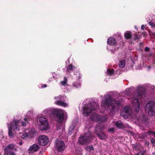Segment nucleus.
Masks as SVG:
<instances>
[{
  "instance_id": "obj_21",
  "label": "nucleus",
  "mask_w": 155,
  "mask_h": 155,
  "mask_svg": "<svg viewBox=\"0 0 155 155\" xmlns=\"http://www.w3.org/2000/svg\"><path fill=\"white\" fill-rule=\"evenodd\" d=\"M12 130L11 128L8 127V134L9 137L10 138H12L14 136V135L13 132H12Z\"/></svg>"
},
{
  "instance_id": "obj_30",
  "label": "nucleus",
  "mask_w": 155,
  "mask_h": 155,
  "mask_svg": "<svg viewBox=\"0 0 155 155\" xmlns=\"http://www.w3.org/2000/svg\"><path fill=\"white\" fill-rule=\"evenodd\" d=\"M87 149L90 151L91 150H94V148L92 146H88L87 147Z\"/></svg>"
},
{
  "instance_id": "obj_2",
  "label": "nucleus",
  "mask_w": 155,
  "mask_h": 155,
  "mask_svg": "<svg viewBox=\"0 0 155 155\" xmlns=\"http://www.w3.org/2000/svg\"><path fill=\"white\" fill-rule=\"evenodd\" d=\"M99 107L98 105L95 102L91 103L87 106H84L83 108L84 113L86 114V116L89 115L93 110H96Z\"/></svg>"
},
{
  "instance_id": "obj_47",
  "label": "nucleus",
  "mask_w": 155,
  "mask_h": 155,
  "mask_svg": "<svg viewBox=\"0 0 155 155\" xmlns=\"http://www.w3.org/2000/svg\"><path fill=\"white\" fill-rule=\"evenodd\" d=\"M138 154H137V155H138Z\"/></svg>"
},
{
  "instance_id": "obj_37",
  "label": "nucleus",
  "mask_w": 155,
  "mask_h": 155,
  "mask_svg": "<svg viewBox=\"0 0 155 155\" xmlns=\"http://www.w3.org/2000/svg\"><path fill=\"white\" fill-rule=\"evenodd\" d=\"M24 120L25 121L24 122H25L26 123V122L27 123H28V120L26 118H24Z\"/></svg>"
},
{
  "instance_id": "obj_17",
  "label": "nucleus",
  "mask_w": 155,
  "mask_h": 155,
  "mask_svg": "<svg viewBox=\"0 0 155 155\" xmlns=\"http://www.w3.org/2000/svg\"><path fill=\"white\" fill-rule=\"evenodd\" d=\"M116 41L114 38L110 37L107 40V43L109 45H113L115 44Z\"/></svg>"
},
{
  "instance_id": "obj_33",
  "label": "nucleus",
  "mask_w": 155,
  "mask_h": 155,
  "mask_svg": "<svg viewBox=\"0 0 155 155\" xmlns=\"http://www.w3.org/2000/svg\"><path fill=\"white\" fill-rule=\"evenodd\" d=\"M21 125L25 127L26 126V123L23 121L21 122Z\"/></svg>"
},
{
  "instance_id": "obj_34",
  "label": "nucleus",
  "mask_w": 155,
  "mask_h": 155,
  "mask_svg": "<svg viewBox=\"0 0 155 155\" xmlns=\"http://www.w3.org/2000/svg\"><path fill=\"white\" fill-rule=\"evenodd\" d=\"M139 38L138 36L137 35H135L134 38V40H136L138 39Z\"/></svg>"
},
{
  "instance_id": "obj_22",
  "label": "nucleus",
  "mask_w": 155,
  "mask_h": 155,
  "mask_svg": "<svg viewBox=\"0 0 155 155\" xmlns=\"http://www.w3.org/2000/svg\"><path fill=\"white\" fill-rule=\"evenodd\" d=\"M119 66L121 68H124L125 65V61L124 60H122L120 61L119 63Z\"/></svg>"
},
{
  "instance_id": "obj_16",
  "label": "nucleus",
  "mask_w": 155,
  "mask_h": 155,
  "mask_svg": "<svg viewBox=\"0 0 155 155\" xmlns=\"http://www.w3.org/2000/svg\"><path fill=\"white\" fill-rule=\"evenodd\" d=\"M115 125L119 129H122L125 127V126L120 120L117 121L115 123Z\"/></svg>"
},
{
  "instance_id": "obj_6",
  "label": "nucleus",
  "mask_w": 155,
  "mask_h": 155,
  "mask_svg": "<svg viewBox=\"0 0 155 155\" xmlns=\"http://www.w3.org/2000/svg\"><path fill=\"white\" fill-rule=\"evenodd\" d=\"M104 129V127H97L96 128L95 133L97 136L101 140H106L107 139V137L105 134L102 132Z\"/></svg>"
},
{
  "instance_id": "obj_24",
  "label": "nucleus",
  "mask_w": 155,
  "mask_h": 155,
  "mask_svg": "<svg viewBox=\"0 0 155 155\" xmlns=\"http://www.w3.org/2000/svg\"><path fill=\"white\" fill-rule=\"evenodd\" d=\"M73 68H74V67L72 66V64H69L67 68V71L68 72H71L73 71Z\"/></svg>"
},
{
  "instance_id": "obj_3",
  "label": "nucleus",
  "mask_w": 155,
  "mask_h": 155,
  "mask_svg": "<svg viewBox=\"0 0 155 155\" xmlns=\"http://www.w3.org/2000/svg\"><path fill=\"white\" fill-rule=\"evenodd\" d=\"M104 104L107 106L111 112H112L115 111L117 103L115 99L108 98L105 101Z\"/></svg>"
},
{
  "instance_id": "obj_32",
  "label": "nucleus",
  "mask_w": 155,
  "mask_h": 155,
  "mask_svg": "<svg viewBox=\"0 0 155 155\" xmlns=\"http://www.w3.org/2000/svg\"><path fill=\"white\" fill-rule=\"evenodd\" d=\"M150 140L152 144H153L155 142V140L153 138H151Z\"/></svg>"
},
{
  "instance_id": "obj_36",
  "label": "nucleus",
  "mask_w": 155,
  "mask_h": 155,
  "mask_svg": "<svg viewBox=\"0 0 155 155\" xmlns=\"http://www.w3.org/2000/svg\"><path fill=\"white\" fill-rule=\"evenodd\" d=\"M144 50H145V51H149V48L148 47H146L145 49H144Z\"/></svg>"
},
{
  "instance_id": "obj_31",
  "label": "nucleus",
  "mask_w": 155,
  "mask_h": 155,
  "mask_svg": "<svg viewBox=\"0 0 155 155\" xmlns=\"http://www.w3.org/2000/svg\"><path fill=\"white\" fill-rule=\"evenodd\" d=\"M147 133L148 134H153L155 135V132L151 130H150L147 131Z\"/></svg>"
},
{
  "instance_id": "obj_11",
  "label": "nucleus",
  "mask_w": 155,
  "mask_h": 155,
  "mask_svg": "<svg viewBox=\"0 0 155 155\" xmlns=\"http://www.w3.org/2000/svg\"><path fill=\"white\" fill-rule=\"evenodd\" d=\"M38 143L40 145L44 146L48 143L49 140L48 137L45 135H40L38 140Z\"/></svg>"
},
{
  "instance_id": "obj_20",
  "label": "nucleus",
  "mask_w": 155,
  "mask_h": 155,
  "mask_svg": "<svg viewBox=\"0 0 155 155\" xmlns=\"http://www.w3.org/2000/svg\"><path fill=\"white\" fill-rule=\"evenodd\" d=\"M55 104H56L62 106L64 107H66L68 106V104L65 103L61 101H58L55 102Z\"/></svg>"
},
{
  "instance_id": "obj_9",
  "label": "nucleus",
  "mask_w": 155,
  "mask_h": 155,
  "mask_svg": "<svg viewBox=\"0 0 155 155\" xmlns=\"http://www.w3.org/2000/svg\"><path fill=\"white\" fill-rule=\"evenodd\" d=\"M19 122L18 120H14L11 123L9 126V128H11L15 132H16L19 130L20 126L19 125Z\"/></svg>"
},
{
  "instance_id": "obj_1",
  "label": "nucleus",
  "mask_w": 155,
  "mask_h": 155,
  "mask_svg": "<svg viewBox=\"0 0 155 155\" xmlns=\"http://www.w3.org/2000/svg\"><path fill=\"white\" fill-rule=\"evenodd\" d=\"M144 93V91H142L141 92H139V91H138L137 92H134L132 96V98L134 99L132 101L133 103L134 104L136 102L135 104L137 106L135 109L134 110L136 112L139 111L140 108V103L139 101V99H140L142 97V95Z\"/></svg>"
},
{
  "instance_id": "obj_45",
  "label": "nucleus",
  "mask_w": 155,
  "mask_h": 155,
  "mask_svg": "<svg viewBox=\"0 0 155 155\" xmlns=\"http://www.w3.org/2000/svg\"><path fill=\"white\" fill-rule=\"evenodd\" d=\"M153 144V146H154L155 147V142Z\"/></svg>"
},
{
  "instance_id": "obj_8",
  "label": "nucleus",
  "mask_w": 155,
  "mask_h": 155,
  "mask_svg": "<svg viewBox=\"0 0 155 155\" xmlns=\"http://www.w3.org/2000/svg\"><path fill=\"white\" fill-rule=\"evenodd\" d=\"M146 110H148L150 115L152 116L155 115V104L152 103H148L146 106Z\"/></svg>"
},
{
  "instance_id": "obj_41",
  "label": "nucleus",
  "mask_w": 155,
  "mask_h": 155,
  "mask_svg": "<svg viewBox=\"0 0 155 155\" xmlns=\"http://www.w3.org/2000/svg\"><path fill=\"white\" fill-rule=\"evenodd\" d=\"M143 35H147V33L146 32H144L143 33Z\"/></svg>"
},
{
  "instance_id": "obj_26",
  "label": "nucleus",
  "mask_w": 155,
  "mask_h": 155,
  "mask_svg": "<svg viewBox=\"0 0 155 155\" xmlns=\"http://www.w3.org/2000/svg\"><path fill=\"white\" fill-rule=\"evenodd\" d=\"M114 69H108L107 70V74L109 75H111L114 74Z\"/></svg>"
},
{
  "instance_id": "obj_42",
  "label": "nucleus",
  "mask_w": 155,
  "mask_h": 155,
  "mask_svg": "<svg viewBox=\"0 0 155 155\" xmlns=\"http://www.w3.org/2000/svg\"><path fill=\"white\" fill-rule=\"evenodd\" d=\"M22 144V143L21 142H20L19 143V145H21Z\"/></svg>"
},
{
  "instance_id": "obj_5",
  "label": "nucleus",
  "mask_w": 155,
  "mask_h": 155,
  "mask_svg": "<svg viewBox=\"0 0 155 155\" xmlns=\"http://www.w3.org/2000/svg\"><path fill=\"white\" fill-rule=\"evenodd\" d=\"M52 114L58 118L59 122H62L64 119V114L63 111L61 110L53 109L51 111Z\"/></svg>"
},
{
  "instance_id": "obj_35",
  "label": "nucleus",
  "mask_w": 155,
  "mask_h": 155,
  "mask_svg": "<svg viewBox=\"0 0 155 155\" xmlns=\"http://www.w3.org/2000/svg\"><path fill=\"white\" fill-rule=\"evenodd\" d=\"M114 131V129L113 128H111L109 129L108 131L109 132H113Z\"/></svg>"
},
{
  "instance_id": "obj_15",
  "label": "nucleus",
  "mask_w": 155,
  "mask_h": 155,
  "mask_svg": "<svg viewBox=\"0 0 155 155\" xmlns=\"http://www.w3.org/2000/svg\"><path fill=\"white\" fill-rule=\"evenodd\" d=\"M91 118L93 120L101 121V116L96 113H93L91 115Z\"/></svg>"
},
{
  "instance_id": "obj_27",
  "label": "nucleus",
  "mask_w": 155,
  "mask_h": 155,
  "mask_svg": "<svg viewBox=\"0 0 155 155\" xmlns=\"http://www.w3.org/2000/svg\"><path fill=\"white\" fill-rule=\"evenodd\" d=\"M73 85L74 87H79L81 86V84L79 83H77L76 82H74L73 83Z\"/></svg>"
},
{
  "instance_id": "obj_7",
  "label": "nucleus",
  "mask_w": 155,
  "mask_h": 155,
  "mask_svg": "<svg viewBox=\"0 0 155 155\" xmlns=\"http://www.w3.org/2000/svg\"><path fill=\"white\" fill-rule=\"evenodd\" d=\"M91 139V136L88 134H84V135L79 137V143L84 145L86 143L90 142Z\"/></svg>"
},
{
  "instance_id": "obj_18",
  "label": "nucleus",
  "mask_w": 155,
  "mask_h": 155,
  "mask_svg": "<svg viewBox=\"0 0 155 155\" xmlns=\"http://www.w3.org/2000/svg\"><path fill=\"white\" fill-rule=\"evenodd\" d=\"M76 126V124L75 123H72V124L70 126L68 129V134L71 135L72 133L74 132V128Z\"/></svg>"
},
{
  "instance_id": "obj_10",
  "label": "nucleus",
  "mask_w": 155,
  "mask_h": 155,
  "mask_svg": "<svg viewBox=\"0 0 155 155\" xmlns=\"http://www.w3.org/2000/svg\"><path fill=\"white\" fill-rule=\"evenodd\" d=\"M55 146L58 151L59 152H62L64 150L65 147V144L64 142L58 140H55Z\"/></svg>"
},
{
  "instance_id": "obj_29",
  "label": "nucleus",
  "mask_w": 155,
  "mask_h": 155,
  "mask_svg": "<svg viewBox=\"0 0 155 155\" xmlns=\"http://www.w3.org/2000/svg\"><path fill=\"white\" fill-rule=\"evenodd\" d=\"M8 155H16L14 152L12 151H8L7 153L5 152Z\"/></svg>"
},
{
  "instance_id": "obj_28",
  "label": "nucleus",
  "mask_w": 155,
  "mask_h": 155,
  "mask_svg": "<svg viewBox=\"0 0 155 155\" xmlns=\"http://www.w3.org/2000/svg\"><path fill=\"white\" fill-rule=\"evenodd\" d=\"M148 24L151 26V27L153 28H155V24H154L153 22L150 21L149 23Z\"/></svg>"
},
{
  "instance_id": "obj_44",
  "label": "nucleus",
  "mask_w": 155,
  "mask_h": 155,
  "mask_svg": "<svg viewBox=\"0 0 155 155\" xmlns=\"http://www.w3.org/2000/svg\"><path fill=\"white\" fill-rule=\"evenodd\" d=\"M147 134H144V136H143V137L144 136H147Z\"/></svg>"
},
{
  "instance_id": "obj_40",
  "label": "nucleus",
  "mask_w": 155,
  "mask_h": 155,
  "mask_svg": "<svg viewBox=\"0 0 155 155\" xmlns=\"http://www.w3.org/2000/svg\"><path fill=\"white\" fill-rule=\"evenodd\" d=\"M132 147L133 148H134L135 149V148H137L136 145L134 144L132 145Z\"/></svg>"
},
{
  "instance_id": "obj_19",
  "label": "nucleus",
  "mask_w": 155,
  "mask_h": 155,
  "mask_svg": "<svg viewBox=\"0 0 155 155\" xmlns=\"http://www.w3.org/2000/svg\"><path fill=\"white\" fill-rule=\"evenodd\" d=\"M132 34L130 31H127L124 34V36L126 39L128 40L131 38L132 37Z\"/></svg>"
},
{
  "instance_id": "obj_39",
  "label": "nucleus",
  "mask_w": 155,
  "mask_h": 155,
  "mask_svg": "<svg viewBox=\"0 0 155 155\" xmlns=\"http://www.w3.org/2000/svg\"><path fill=\"white\" fill-rule=\"evenodd\" d=\"M144 25H142L141 26V29L143 30L144 29Z\"/></svg>"
},
{
  "instance_id": "obj_23",
  "label": "nucleus",
  "mask_w": 155,
  "mask_h": 155,
  "mask_svg": "<svg viewBox=\"0 0 155 155\" xmlns=\"http://www.w3.org/2000/svg\"><path fill=\"white\" fill-rule=\"evenodd\" d=\"M141 120L143 123L146 124L148 122V118L143 114L142 116Z\"/></svg>"
},
{
  "instance_id": "obj_25",
  "label": "nucleus",
  "mask_w": 155,
  "mask_h": 155,
  "mask_svg": "<svg viewBox=\"0 0 155 155\" xmlns=\"http://www.w3.org/2000/svg\"><path fill=\"white\" fill-rule=\"evenodd\" d=\"M67 79L66 77H64V81H61L60 82V84L62 86H64L67 84Z\"/></svg>"
},
{
  "instance_id": "obj_14",
  "label": "nucleus",
  "mask_w": 155,
  "mask_h": 155,
  "mask_svg": "<svg viewBox=\"0 0 155 155\" xmlns=\"http://www.w3.org/2000/svg\"><path fill=\"white\" fill-rule=\"evenodd\" d=\"M16 145L11 143L9 144L7 147L4 149V150L5 152H8L10 150H14L17 151V149L15 147Z\"/></svg>"
},
{
  "instance_id": "obj_4",
  "label": "nucleus",
  "mask_w": 155,
  "mask_h": 155,
  "mask_svg": "<svg viewBox=\"0 0 155 155\" xmlns=\"http://www.w3.org/2000/svg\"><path fill=\"white\" fill-rule=\"evenodd\" d=\"M38 120L41 125V129L42 130H45L48 129L49 125L47 119L43 117H39Z\"/></svg>"
},
{
  "instance_id": "obj_13",
  "label": "nucleus",
  "mask_w": 155,
  "mask_h": 155,
  "mask_svg": "<svg viewBox=\"0 0 155 155\" xmlns=\"http://www.w3.org/2000/svg\"><path fill=\"white\" fill-rule=\"evenodd\" d=\"M39 149V147L38 144H34L30 146L28 150V153H30L37 151Z\"/></svg>"
},
{
  "instance_id": "obj_46",
  "label": "nucleus",
  "mask_w": 155,
  "mask_h": 155,
  "mask_svg": "<svg viewBox=\"0 0 155 155\" xmlns=\"http://www.w3.org/2000/svg\"><path fill=\"white\" fill-rule=\"evenodd\" d=\"M144 155V154L143 153H142V154H141V155Z\"/></svg>"
},
{
  "instance_id": "obj_43",
  "label": "nucleus",
  "mask_w": 155,
  "mask_h": 155,
  "mask_svg": "<svg viewBox=\"0 0 155 155\" xmlns=\"http://www.w3.org/2000/svg\"><path fill=\"white\" fill-rule=\"evenodd\" d=\"M60 98V97H55V99H58V98Z\"/></svg>"
},
{
  "instance_id": "obj_12",
  "label": "nucleus",
  "mask_w": 155,
  "mask_h": 155,
  "mask_svg": "<svg viewBox=\"0 0 155 155\" xmlns=\"http://www.w3.org/2000/svg\"><path fill=\"white\" fill-rule=\"evenodd\" d=\"M130 112L129 111V108L128 107L125 106L123 109V111L122 113V116L125 118H127L130 116Z\"/></svg>"
},
{
  "instance_id": "obj_38",
  "label": "nucleus",
  "mask_w": 155,
  "mask_h": 155,
  "mask_svg": "<svg viewBox=\"0 0 155 155\" xmlns=\"http://www.w3.org/2000/svg\"><path fill=\"white\" fill-rule=\"evenodd\" d=\"M47 87V85L46 84H44L42 86V87Z\"/></svg>"
}]
</instances>
